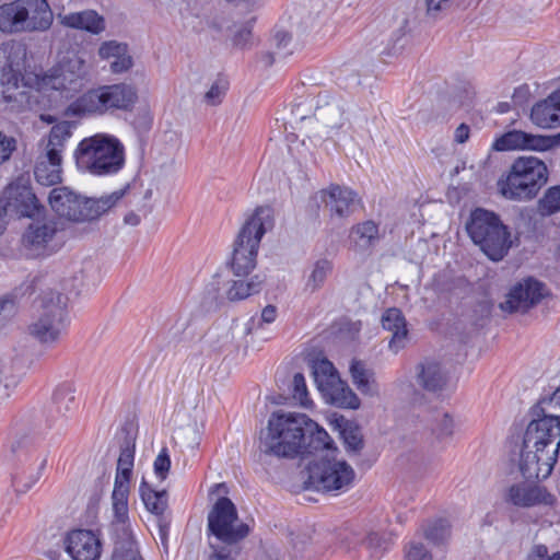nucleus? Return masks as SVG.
<instances>
[{"mask_svg": "<svg viewBox=\"0 0 560 560\" xmlns=\"http://www.w3.org/2000/svg\"><path fill=\"white\" fill-rule=\"evenodd\" d=\"M65 550L72 560H98L102 555V541L92 529L77 528L67 533Z\"/></svg>", "mask_w": 560, "mask_h": 560, "instance_id": "nucleus-16", "label": "nucleus"}, {"mask_svg": "<svg viewBox=\"0 0 560 560\" xmlns=\"http://www.w3.org/2000/svg\"><path fill=\"white\" fill-rule=\"evenodd\" d=\"M48 201L59 217L73 222L88 221V198L61 187L50 191Z\"/></svg>", "mask_w": 560, "mask_h": 560, "instance_id": "nucleus-17", "label": "nucleus"}, {"mask_svg": "<svg viewBox=\"0 0 560 560\" xmlns=\"http://www.w3.org/2000/svg\"><path fill=\"white\" fill-rule=\"evenodd\" d=\"M526 560H560V553L553 552L549 555L545 545H535L527 553Z\"/></svg>", "mask_w": 560, "mask_h": 560, "instance_id": "nucleus-52", "label": "nucleus"}, {"mask_svg": "<svg viewBox=\"0 0 560 560\" xmlns=\"http://www.w3.org/2000/svg\"><path fill=\"white\" fill-rule=\"evenodd\" d=\"M541 210L546 213L560 211V187L548 189L540 201Z\"/></svg>", "mask_w": 560, "mask_h": 560, "instance_id": "nucleus-49", "label": "nucleus"}, {"mask_svg": "<svg viewBox=\"0 0 560 560\" xmlns=\"http://www.w3.org/2000/svg\"><path fill=\"white\" fill-rule=\"evenodd\" d=\"M261 275H250L247 278H236L232 280L225 290L224 296L218 294L220 280H213L207 288L209 294H213L215 301L228 300L230 302L243 301L254 294H257L264 284Z\"/></svg>", "mask_w": 560, "mask_h": 560, "instance_id": "nucleus-21", "label": "nucleus"}, {"mask_svg": "<svg viewBox=\"0 0 560 560\" xmlns=\"http://www.w3.org/2000/svg\"><path fill=\"white\" fill-rule=\"evenodd\" d=\"M121 197L122 194L120 191H114L96 199L88 198V221L95 220L109 211Z\"/></svg>", "mask_w": 560, "mask_h": 560, "instance_id": "nucleus-38", "label": "nucleus"}, {"mask_svg": "<svg viewBox=\"0 0 560 560\" xmlns=\"http://www.w3.org/2000/svg\"><path fill=\"white\" fill-rule=\"evenodd\" d=\"M314 384L323 400L341 409L358 410L362 406L359 395L342 380L339 371L327 359L312 363Z\"/></svg>", "mask_w": 560, "mask_h": 560, "instance_id": "nucleus-10", "label": "nucleus"}, {"mask_svg": "<svg viewBox=\"0 0 560 560\" xmlns=\"http://www.w3.org/2000/svg\"><path fill=\"white\" fill-rule=\"evenodd\" d=\"M380 542H381V537L376 533H371L366 537V544L371 548L378 547Z\"/></svg>", "mask_w": 560, "mask_h": 560, "instance_id": "nucleus-62", "label": "nucleus"}, {"mask_svg": "<svg viewBox=\"0 0 560 560\" xmlns=\"http://www.w3.org/2000/svg\"><path fill=\"white\" fill-rule=\"evenodd\" d=\"M465 228L472 243L493 261L503 259L513 245L511 230L492 211L474 210Z\"/></svg>", "mask_w": 560, "mask_h": 560, "instance_id": "nucleus-6", "label": "nucleus"}, {"mask_svg": "<svg viewBox=\"0 0 560 560\" xmlns=\"http://www.w3.org/2000/svg\"><path fill=\"white\" fill-rule=\"evenodd\" d=\"M55 230L46 223H32L23 234L22 244L31 256L45 253L48 243L52 240Z\"/></svg>", "mask_w": 560, "mask_h": 560, "instance_id": "nucleus-30", "label": "nucleus"}, {"mask_svg": "<svg viewBox=\"0 0 560 560\" xmlns=\"http://www.w3.org/2000/svg\"><path fill=\"white\" fill-rule=\"evenodd\" d=\"M560 450V420H532L524 432L518 454V469L526 479H546L550 476Z\"/></svg>", "mask_w": 560, "mask_h": 560, "instance_id": "nucleus-2", "label": "nucleus"}, {"mask_svg": "<svg viewBox=\"0 0 560 560\" xmlns=\"http://www.w3.org/2000/svg\"><path fill=\"white\" fill-rule=\"evenodd\" d=\"M276 55L283 57L293 54L295 45L292 36L287 32H278L275 35Z\"/></svg>", "mask_w": 560, "mask_h": 560, "instance_id": "nucleus-48", "label": "nucleus"}, {"mask_svg": "<svg viewBox=\"0 0 560 560\" xmlns=\"http://www.w3.org/2000/svg\"><path fill=\"white\" fill-rule=\"evenodd\" d=\"M220 75V73L212 71L210 68L196 67L189 71L187 79L191 86L200 89L207 88L215 77Z\"/></svg>", "mask_w": 560, "mask_h": 560, "instance_id": "nucleus-43", "label": "nucleus"}, {"mask_svg": "<svg viewBox=\"0 0 560 560\" xmlns=\"http://www.w3.org/2000/svg\"><path fill=\"white\" fill-rule=\"evenodd\" d=\"M40 120L51 126H54L56 122L62 121V119H57L55 116L49 114L40 115Z\"/></svg>", "mask_w": 560, "mask_h": 560, "instance_id": "nucleus-63", "label": "nucleus"}, {"mask_svg": "<svg viewBox=\"0 0 560 560\" xmlns=\"http://www.w3.org/2000/svg\"><path fill=\"white\" fill-rule=\"evenodd\" d=\"M208 560H236L235 557L232 555V551H214Z\"/></svg>", "mask_w": 560, "mask_h": 560, "instance_id": "nucleus-60", "label": "nucleus"}, {"mask_svg": "<svg viewBox=\"0 0 560 560\" xmlns=\"http://www.w3.org/2000/svg\"><path fill=\"white\" fill-rule=\"evenodd\" d=\"M454 431H455V422L454 420L448 417V416H444L443 418V422H442V432L444 435H453L454 434Z\"/></svg>", "mask_w": 560, "mask_h": 560, "instance_id": "nucleus-59", "label": "nucleus"}, {"mask_svg": "<svg viewBox=\"0 0 560 560\" xmlns=\"http://www.w3.org/2000/svg\"><path fill=\"white\" fill-rule=\"evenodd\" d=\"M90 83V65L82 52L73 49L60 51L55 65L37 74L35 80L38 91L55 92L65 100L79 95L65 108L67 117L82 118L127 110L137 102V90L131 84L98 85L82 93Z\"/></svg>", "mask_w": 560, "mask_h": 560, "instance_id": "nucleus-1", "label": "nucleus"}, {"mask_svg": "<svg viewBox=\"0 0 560 560\" xmlns=\"http://www.w3.org/2000/svg\"><path fill=\"white\" fill-rule=\"evenodd\" d=\"M124 223L130 228L137 226L140 223V217L135 212H129L125 215Z\"/></svg>", "mask_w": 560, "mask_h": 560, "instance_id": "nucleus-61", "label": "nucleus"}, {"mask_svg": "<svg viewBox=\"0 0 560 560\" xmlns=\"http://www.w3.org/2000/svg\"><path fill=\"white\" fill-rule=\"evenodd\" d=\"M228 81L223 75L215 77L206 88L203 102L210 106L220 104L228 90Z\"/></svg>", "mask_w": 560, "mask_h": 560, "instance_id": "nucleus-42", "label": "nucleus"}, {"mask_svg": "<svg viewBox=\"0 0 560 560\" xmlns=\"http://www.w3.org/2000/svg\"><path fill=\"white\" fill-rule=\"evenodd\" d=\"M117 536L116 547L112 556V560H142L138 549L132 541V530L130 536L125 537L122 534H114Z\"/></svg>", "mask_w": 560, "mask_h": 560, "instance_id": "nucleus-41", "label": "nucleus"}, {"mask_svg": "<svg viewBox=\"0 0 560 560\" xmlns=\"http://www.w3.org/2000/svg\"><path fill=\"white\" fill-rule=\"evenodd\" d=\"M210 533L225 544H234L247 536L249 528L237 516L234 503L228 498H220L208 515Z\"/></svg>", "mask_w": 560, "mask_h": 560, "instance_id": "nucleus-11", "label": "nucleus"}, {"mask_svg": "<svg viewBox=\"0 0 560 560\" xmlns=\"http://www.w3.org/2000/svg\"><path fill=\"white\" fill-rule=\"evenodd\" d=\"M278 318V310L275 305H266L262 307L259 316V320L257 323L256 332L262 334L264 336L268 335L267 329L265 326L272 325L276 323ZM265 340H269L268 337H265Z\"/></svg>", "mask_w": 560, "mask_h": 560, "instance_id": "nucleus-47", "label": "nucleus"}, {"mask_svg": "<svg viewBox=\"0 0 560 560\" xmlns=\"http://www.w3.org/2000/svg\"><path fill=\"white\" fill-rule=\"evenodd\" d=\"M320 198L330 215L340 219L349 213L354 195L349 189L331 186L320 192Z\"/></svg>", "mask_w": 560, "mask_h": 560, "instance_id": "nucleus-31", "label": "nucleus"}, {"mask_svg": "<svg viewBox=\"0 0 560 560\" xmlns=\"http://www.w3.org/2000/svg\"><path fill=\"white\" fill-rule=\"evenodd\" d=\"M306 422V433L308 432L311 434L316 447L320 450V452H326L327 456H329V454L334 455L339 453L336 442L319 423L308 416Z\"/></svg>", "mask_w": 560, "mask_h": 560, "instance_id": "nucleus-35", "label": "nucleus"}, {"mask_svg": "<svg viewBox=\"0 0 560 560\" xmlns=\"http://www.w3.org/2000/svg\"><path fill=\"white\" fill-rule=\"evenodd\" d=\"M54 15L47 0H0V31H46Z\"/></svg>", "mask_w": 560, "mask_h": 560, "instance_id": "nucleus-8", "label": "nucleus"}, {"mask_svg": "<svg viewBox=\"0 0 560 560\" xmlns=\"http://www.w3.org/2000/svg\"><path fill=\"white\" fill-rule=\"evenodd\" d=\"M546 294L547 291L539 281L532 278L524 279L509 290L499 306L503 312L524 313L539 303Z\"/></svg>", "mask_w": 560, "mask_h": 560, "instance_id": "nucleus-14", "label": "nucleus"}, {"mask_svg": "<svg viewBox=\"0 0 560 560\" xmlns=\"http://www.w3.org/2000/svg\"><path fill=\"white\" fill-rule=\"evenodd\" d=\"M74 127V124L69 120H62L51 126L43 140V151L62 155L67 142L73 135Z\"/></svg>", "mask_w": 560, "mask_h": 560, "instance_id": "nucleus-32", "label": "nucleus"}, {"mask_svg": "<svg viewBox=\"0 0 560 560\" xmlns=\"http://www.w3.org/2000/svg\"><path fill=\"white\" fill-rule=\"evenodd\" d=\"M530 120L535 126L542 129L560 126V104L552 93L533 106Z\"/></svg>", "mask_w": 560, "mask_h": 560, "instance_id": "nucleus-29", "label": "nucleus"}, {"mask_svg": "<svg viewBox=\"0 0 560 560\" xmlns=\"http://www.w3.org/2000/svg\"><path fill=\"white\" fill-rule=\"evenodd\" d=\"M259 245L236 236L229 268L235 278H247L257 267Z\"/></svg>", "mask_w": 560, "mask_h": 560, "instance_id": "nucleus-24", "label": "nucleus"}, {"mask_svg": "<svg viewBox=\"0 0 560 560\" xmlns=\"http://www.w3.org/2000/svg\"><path fill=\"white\" fill-rule=\"evenodd\" d=\"M275 225V212L270 206L256 207L245 220L236 236L260 246L264 235Z\"/></svg>", "mask_w": 560, "mask_h": 560, "instance_id": "nucleus-23", "label": "nucleus"}, {"mask_svg": "<svg viewBox=\"0 0 560 560\" xmlns=\"http://www.w3.org/2000/svg\"><path fill=\"white\" fill-rule=\"evenodd\" d=\"M303 474L304 489L323 492L347 491L355 479V471L347 460L327 455L308 463Z\"/></svg>", "mask_w": 560, "mask_h": 560, "instance_id": "nucleus-9", "label": "nucleus"}, {"mask_svg": "<svg viewBox=\"0 0 560 560\" xmlns=\"http://www.w3.org/2000/svg\"><path fill=\"white\" fill-rule=\"evenodd\" d=\"M256 560H281L279 548L272 545H264L258 551Z\"/></svg>", "mask_w": 560, "mask_h": 560, "instance_id": "nucleus-56", "label": "nucleus"}, {"mask_svg": "<svg viewBox=\"0 0 560 560\" xmlns=\"http://www.w3.org/2000/svg\"><path fill=\"white\" fill-rule=\"evenodd\" d=\"M329 425L342 445L346 455L349 458L361 457L365 450V436L362 427L343 416L329 419Z\"/></svg>", "mask_w": 560, "mask_h": 560, "instance_id": "nucleus-19", "label": "nucleus"}, {"mask_svg": "<svg viewBox=\"0 0 560 560\" xmlns=\"http://www.w3.org/2000/svg\"><path fill=\"white\" fill-rule=\"evenodd\" d=\"M348 373L353 386L363 395L370 398L380 396V386L375 374L365 362L352 359L349 362Z\"/></svg>", "mask_w": 560, "mask_h": 560, "instance_id": "nucleus-27", "label": "nucleus"}, {"mask_svg": "<svg viewBox=\"0 0 560 560\" xmlns=\"http://www.w3.org/2000/svg\"><path fill=\"white\" fill-rule=\"evenodd\" d=\"M330 269L331 266L329 261L325 259L317 260L304 277L303 291L306 293H314L319 290L323 287Z\"/></svg>", "mask_w": 560, "mask_h": 560, "instance_id": "nucleus-37", "label": "nucleus"}, {"mask_svg": "<svg viewBox=\"0 0 560 560\" xmlns=\"http://www.w3.org/2000/svg\"><path fill=\"white\" fill-rule=\"evenodd\" d=\"M171 470V458L166 448H162L153 462L154 478L159 482L166 480Z\"/></svg>", "mask_w": 560, "mask_h": 560, "instance_id": "nucleus-45", "label": "nucleus"}, {"mask_svg": "<svg viewBox=\"0 0 560 560\" xmlns=\"http://www.w3.org/2000/svg\"><path fill=\"white\" fill-rule=\"evenodd\" d=\"M15 387L16 381L12 375V360L8 352L0 348V401L11 397Z\"/></svg>", "mask_w": 560, "mask_h": 560, "instance_id": "nucleus-36", "label": "nucleus"}, {"mask_svg": "<svg viewBox=\"0 0 560 560\" xmlns=\"http://www.w3.org/2000/svg\"><path fill=\"white\" fill-rule=\"evenodd\" d=\"M548 182V168L540 159L526 155L516 158L497 182L498 192L506 200L534 199Z\"/></svg>", "mask_w": 560, "mask_h": 560, "instance_id": "nucleus-5", "label": "nucleus"}, {"mask_svg": "<svg viewBox=\"0 0 560 560\" xmlns=\"http://www.w3.org/2000/svg\"><path fill=\"white\" fill-rule=\"evenodd\" d=\"M291 395L295 404L303 409L312 410L314 401L310 397L306 380L303 374L295 373L291 381Z\"/></svg>", "mask_w": 560, "mask_h": 560, "instance_id": "nucleus-40", "label": "nucleus"}, {"mask_svg": "<svg viewBox=\"0 0 560 560\" xmlns=\"http://www.w3.org/2000/svg\"><path fill=\"white\" fill-rule=\"evenodd\" d=\"M381 326L386 332L389 352L397 354L407 348L410 342V329L399 308H387L381 316Z\"/></svg>", "mask_w": 560, "mask_h": 560, "instance_id": "nucleus-18", "label": "nucleus"}, {"mask_svg": "<svg viewBox=\"0 0 560 560\" xmlns=\"http://www.w3.org/2000/svg\"><path fill=\"white\" fill-rule=\"evenodd\" d=\"M558 147H560V133L553 136H544L513 129L497 136L492 141L491 150L495 152H546Z\"/></svg>", "mask_w": 560, "mask_h": 560, "instance_id": "nucleus-12", "label": "nucleus"}, {"mask_svg": "<svg viewBox=\"0 0 560 560\" xmlns=\"http://www.w3.org/2000/svg\"><path fill=\"white\" fill-rule=\"evenodd\" d=\"M406 560H432V558L424 546L411 544L407 550Z\"/></svg>", "mask_w": 560, "mask_h": 560, "instance_id": "nucleus-55", "label": "nucleus"}, {"mask_svg": "<svg viewBox=\"0 0 560 560\" xmlns=\"http://www.w3.org/2000/svg\"><path fill=\"white\" fill-rule=\"evenodd\" d=\"M39 211L38 200L27 185L12 184L0 198V215L32 218Z\"/></svg>", "mask_w": 560, "mask_h": 560, "instance_id": "nucleus-15", "label": "nucleus"}, {"mask_svg": "<svg viewBox=\"0 0 560 560\" xmlns=\"http://www.w3.org/2000/svg\"><path fill=\"white\" fill-rule=\"evenodd\" d=\"M77 388L73 382L62 381L57 383L50 394V401L60 412L69 411L75 401Z\"/></svg>", "mask_w": 560, "mask_h": 560, "instance_id": "nucleus-34", "label": "nucleus"}, {"mask_svg": "<svg viewBox=\"0 0 560 560\" xmlns=\"http://www.w3.org/2000/svg\"><path fill=\"white\" fill-rule=\"evenodd\" d=\"M138 492L142 503L150 513L162 514L166 509V491H156L145 478L141 479Z\"/></svg>", "mask_w": 560, "mask_h": 560, "instance_id": "nucleus-33", "label": "nucleus"}, {"mask_svg": "<svg viewBox=\"0 0 560 560\" xmlns=\"http://www.w3.org/2000/svg\"><path fill=\"white\" fill-rule=\"evenodd\" d=\"M124 155L120 141L106 133L82 139L73 153L78 167L93 175L118 172L124 165Z\"/></svg>", "mask_w": 560, "mask_h": 560, "instance_id": "nucleus-7", "label": "nucleus"}, {"mask_svg": "<svg viewBox=\"0 0 560 560\" xmlns=\"http://www.w3.org/2000/svg\"><path fill=\"white\" fill-rule=\"evenodd\" d=\"M470 136V128L466 124H460L454 132V140L458 144L467 142Z\"/></svg>", "mask_w": 560, "mask_h": 560, "instance_id": "nucleus-57", "label": "nucleus"}, {"mask_svg": "<svg viewBox=\"0 0 560 560\" xmlns=\"http://www.w3.org/2000/svg\"><path fill=\"white\" fill-rule=\"evenodd\" d=\"M15 150V140L0 132V164L8 161Z\"/></svg>", "mask_w": 560, "mask_h": 560, "instance_id": "nucleus-53", "label": "nucleus"}, {"mask_svg": "<svg viewBox=\"0 0 560 560\" xmlns=\"http://www.w3.org/2000/svg\"><path fill=\"white\" fill-rule=\"evenodd\" d=\"M135 452L124 448L117 459L115 472L106 494L105 515L113 534L130 536V495L133 478Z\"/></svg>", "mask_w": 560, "mask_h": 560, "instance_id": "nucleus-4", "label": "nucleus"}, {"mask_svg": "<svg viewBox=\"0 0 560 560\" xmlns=\"http://www.w3.org/2000/svg\"><path fill=\"white\" fill-rule=\"evenodd\" d=\"M59 23L68 28L100 35L105 31V20L94 10L68 12L58 15Z\"/></svg>", "mask_w": 560, "mask_h": 560, "instance_id": "nucleus-26", "label": "nucleus"}, {"mask_svg": "<svg viewBox=\"0 0 560 560\" xmlns=\"http://www.w3.org/2000/svg\"><path fill=\"white\" fill-rule=\"evenodd\" d=\"M36 180L45 186L56 185L62 179V155L43 151L34 170Z\"/></svg>", "mask_w": 560, "mask_h": 560, "instance_id": "nucleus-28", "label": "nucleus"}, {"mask_svg": "<svg viewBox=\"0 0 560 560\" xmlns=\"http://www.w3.org/2000/svg\"><path fill=\"white\" fill-rule=\"evenodd\" d=\"M417 384L427 393L443 395L455 387V377L448 364L436 358H427L415 368Z\"/></svg>", "mask_w": 560, "mask_h": 560, "instance_id": "nucleus-13", "label": "nucleus"}, {"mask_svg": "<svg viewBox=\"0 0 560 560\" xmlns=\"http://www.w3.org/2000/svg\"><path fill=\"white\" fill-rule=\"evenodd\" d=\"M450 4V0H425V13L430 18H438Z\"/></svg>", "mask_w": 560, "mask_h": 560, "instance_id": "nucleus-54", "label": "nucleus"}, {"mask_svg": "<svg viewBox=\"0 0 560 560\" xmlns=\"http://www.w3.org/2000/svg\"><path fill=\"white\" fill-rule=\"evenodd\" d=\"M314 119L328 129H338L343 125L342 112L336 105L316 107Z\"/></svg>", "mask_w": 560, "mask_h": 560, "instance_id": "nucleus-39", "label": "nucleus"}, {"mask_svg": "<svg viewBox=\"0 0 560 560\" xmlns=\"http://www.w3.org/2000/svg\"><path fill=\"white\" fill-rule=\"evenodd\" d=\"M540 410V416L542 418L560 420V387L557 388L548 398L541 400Z\"/></svg>", "mask_w": 560, "mask_h": 560, "instance_id": "nucleus-44", "label": "nucleus"}, {"mask_svg": "<svg viewBox=\"0 0 560 560\" xmlns=\"http://www.w3.org/2000/svg\"><path fill=\"white\" fill-rule=\"evenodd\" d=\"M125 48H127V45L122 43L106 40L100 45L97 55L102 60H112V58L117 57L119 52H122Z\"/></svg>", "mask_w": 560, "mask_h": 560, "instance_id": "nucleus-50", "label": "nucleus"}, {"mask_svg": "<svg viewBox=\"0 0 560 560\" xmlns=\"http://www.w3.org/2000/svg\"><path fill=\"white\" fill-rule=\"evenodd\" d=\"M133 65L132 57L128 51V47L119 52L117 57L112 58L110 70L114 73H122L128 71Z\"/></svg>", "mask_w": 560, "mask_h": 560, "instance_id": "nucleus-51", "label": "nucleus"}, {"mask_svg": "<svg viewBox=\"0 0 560 560\" xmlns=\"http://www.w3.org/2000/svg\"><path fill=\"white\" fill-rule=\"evenodd\" d=\"M202 428H203L202 423H196L192 435L191 436H185L186 442L189 445L194 446V445H198L199 444Z\"/></svg>", "mask_w": 560, "mask_h": 560, "instance_id": "nucleus-58", "label": "nucleus"}, {"mask_svg": "<svg viewBox=\"0 0 560 560\" xmlns=\"http://www.w3.org/2000/svg\"><path fill=\"white\" fill-rule=\"evenodd\" d=\"M14 50L18 57H24V49L20 46H3L0 48V58L4 57L8 51ZM25 98L24 92L19 84L18 77L12 69L5 70L0 67V106L2 104L12 107L23 104Z\"/></svg>", "mask_w": 560, "mask_h": 560, "instance_id": "nucleus-22", "label": "nucleus"}, {"mask_svg": "<svg viewBox=\"0 0 560 560\" xmlns=\"http://www.w3.org/2000/svg\"><path fill=\"white\" fill-rule=\"evenodd\" d=\"M63 327V312L61 307H52L51 310L43 313L30 326V332L33 337L43 343L55 342Z\"/></svg>", "mask_w": 560, "mask_h": 560, "instance_id": "nucleus-25", "label": "nucleus"}, {"mask_svg": "<svg viewBox=\"0 0 560 560\" xmlns=\"http://www.w3.org/2000/svg\"><path fill=\"white\" fill-rule=\"evenodd\" d=\"M307 415L296 411H273L258 433V448L278 458L294 459L307 452Z\"/></svg>", "mask_w": 560, "mask_h": 560, "instance_id": "nucleus-3", "label": "nucleus"}, {"mask_svg": "<svg viewBox=\"0 0 560 560\" xmlns=\"http://www.w3.org/2000/svg\"><path fill=\"white\" fill-rule=\"evenodd\" d=\"M503 500L506 504L518 509H530L537 505H551L555 498L545 488L529 486L524 482L512 483L504 490Z\"/></svg>", "mask_w": 560, "mask_h": 560, "instance_id": "nucleus-20", "label": "nucleus"}, {"mask_svg": "<svg viewBox=\"0 0 560 560\" xmlns=\"http://www.w3.org/2000/svg\"><path fill=\"white\" fill-rule=\"evenodd\" d=\"M377 235V228L372 222H364L362 224L357 225L351 231V236L355 243L360 245H365L371 242Z\"/></svg>", "mask_w": 560, "mask_h": 560, "instance_id": "nucleus-46", "label": "nucleus"}]
</instances>
